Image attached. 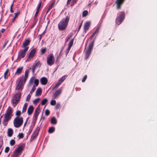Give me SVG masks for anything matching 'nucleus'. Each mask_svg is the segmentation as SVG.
Listing matches in <instances>:
<instances>
[{
	"instance_id": "1",
	"label": "nucleus",
	"mask_w": 157,
	"mask_h": 157,
	"mask_svg": "<svg viewBox=\"0 0 157 157\" xmlns=\"http://www.w3.org/2000/svg\"><path fill=\"white\" fill-rule=\"evenodd\" d=\"M66 17L63 18L58 25V28L59 30H63L67 27L70 19V15L68 13Z\"/></svg>"
},
{
	"instance_id": "2",
	"label": "nucleus",
	"mask_w": 157,
	"mask_h": 157,
	"mask_svg": "<svg viewBox=\"0 0 157 157\" xmlns=\"http://www.w3.org/2000/svg\"><path fill=\"white\" fill-rule=\"evenodd\" d=\"M13 110L9 106L5 114L3 121L2 122V124L4 126L7 125L8 122L10 119L13 115Z\"/></svg>"
},
{
	"instance_id": "3",
	"label": "nucleus",
	"mask_w": 157,
	"mask_h": 157,
	"mask_svg": "<svg viewBox=\"0 0 157 157\" xmlns=\"http://www.w3.org/2000/svg\"><path fill=\"white\" fill-rule=\"evenodd\" d=\"M21 97V94L20 92L17 93L12 97L11 100V103L14 107L18 103Z\"/></svg>"
},
{
	"instance_id": "4",
	"label": "nucleus",
	"mask_w": 157,
	"mask_h": 157,
	"mask_svg": "<svg viewBox=\"0 0 157 157\" xmlns=\"http://www.w3.org/2000/svg\"><path fill=\"white\" fill-rule=\"evenodd\" d=\"M23 123V118L22 117H16L13 121L14 126L16 128L20 127Z\"/></svg>"
},
{
	"instance_id": "5",
	"label": "nucleus",
	"mask_w": 157,
	"mask_h": 157,
	"mask_svg": "<svg viewBox=\"0 0 157 157\" xmlns=\"http://www.w3.org/2000/svg\"><path fill=\"white\" fill-rule=\"evenodd\" d=\"M28 49L29 47H28L25 48L23 49L20 50L18 52L17 59L20 60L21 59L24 58Z\"/></svg>"
},
{
	"instance_id": "6",
	"label": "nucleus",
	"mask_w": 157,
	"mask_h": 157,
	"mask_svg": "<svg viewBox=\"0 0 157 157\" xmlns=\"http://www.w3.org/2000/svg\"><path fill=\"white\" fill-rule=\"evenodd\" d=\"M55 58L52 53H50L47 58V63L49 66H52L54 63Z\"/></svg>"
},
{
	"instance_id": "7",
	"label": "nucleus",
	"mask_w": 157,
	"mask_h": 157,
	"mask_svg": "<svg viewBox=\"0 0 157 157\" xmlns=\"http://www.w3.org/2000/svg\"><path fill=\"white\" fill-rule=\"evenodd\" d=\"M94 42V41L93 40L91 43L89 45L88 49L85 53V59H88L91 54V51L92 50L93 48Z\"/></svg>"
},
{
	"instance_id": "8",
	"label": "nucleus",
	"mask_w": 157,
	"mask_h": 157,
	"mask_svg": "<svg viewBox=\"0 0 157 157\" xmlns=\"http://www.w3.org/2000/svg\"><path fill=\"white\" fill-rule=\"evenodd\" d=\"M119 16L117 17L116 21V23L118 25L120 24L124 18V12H121L119 13Z\"/></svg>"
},
{
	"instance_id": "9",
	"label": "nucleus",
	"mask_w": 157,
	"mask_h": 157,
	"mask_svg": "<svg viewBox=\"0 0 157 157\" xmlns=\"http://www.w3.org/2000/svg\"><path fill=\"white\" fill-rule=\"evenodd\" d=\"M36 48H34L32 49L29 54V56L27 59L26 60V62H29L31 61L34 56L36 52Z\"/></svg>"
},
{
	"instance_id": "10",
	"label": "nucleus",
	"mask_w": 157,
	"mask_h": 157,
	"mask_svg": "<svg viewBox=\"0 0 157 157\" xmlns=\"http://www.w3.org/2000/svg\"><path fill=\"white\" fill-rule=\"evenodd\" d=\"M40 129V127L39 126H37L36 129L34 131L31 136V139L32 140L35 139L36 138L39 133Z\"/></svg>"
},
{
	"instance_id": "11",
	"label": "nucleus",
	"mask_w": 157,
	"mask_h": 157,
	"mask_svg": "<svg viewBox=\"0 0 157 157\" xmlns=\"http://www.w3.org/2000/svg\"><path fill=\"white\" fill-rule=\"evenodd\" d=\"M62 92V89L61 88L57 90L53 95V97H54V98H56L58 97L60 95Z\"/></svg>"
},
{
	"instance_id": "12",
	"label": "nucleus",
	"mask_w": 157,
	"mask_h": 157,
	"mask_svg": "<svg viewBox=\"0 0 157 157\" xmlns=\"http://www.w3.org/2000/svg\"><path fill=\"white\" fill-rule=\"evenodd\" d=\"M124 0H117L115 3L117 5V9L119 10L121 9V5L124 3Z\"/></svg>"
},
{
	"instance_id": "13",
	"label": "nucleus",
	"mask_w": 157,
	"mask_h": 157,
	"mask_svg": "<svg viewBox=\"0 0 157 157\" xmlns=\"http://www.w3.org/2000/svg\"><path fill=\"white\" fill-rule=\"evenodd\" d=\"M27 79V78L24 77V75H22L19 77V82L24 85Z\"/></svg>"
},
{
	"instance_id": "14",
	"label": "nucleus",
	"mask_w": 157,
	"mask_h": 157,
	"mask_svg": "<svg viewBox=\"0 0 157 157\" xmlns=\"http://www.w3.org/2000/svg\"><path fill=\"white\" fill-rule=\"evenodd\" d=\"M41 65V64L39 61H38L36 63H35L34 64H33L32 66L33 72H34V71L36 67H40Z\"/></svg>"
},
{
	"instance_id": "15",
	"label": "nucleus",
	"mask_w": 157,
	"mask_h": 157,
	"mask_svg": "<svg viewBox=\"0 0 157 157\" xmlns=\"http://www.w3.org/2000/svg\"><path fill=\"white\" fill-rule=\"evenodd\" d=\"M23 69V67H18L15 73V75H18L21 74L22 72Z\"/></svg>"
},
{
	"instance_id": "16",
	"label": "nucleus",
	"mask_w": 157,
	"mask_h": 157,
	"mask_svg": "<svg viewBox=\"0 0 157 157\" xmlns=\"http://www.w3.org/2000/svg\"><path fill=\"white\" fill-rule=\"evenodd\" d=\"M24 86V85L19 82L18 84L16 86V90L21 91L23 89Z\"/></svg>"
},
{
	"instance_id": "17",
	"label": "nucleus",
	"mask_w": 157,
	"mask_h": 157,
	"mask_svg": "<svg viewBox=\"0 0 157 157\" xmlns=\"http://www.w3.org/2000/svg\"><path fill=\"white\" fill-rule=\"evenodd\" d=\"M40 82L42 85H45L48 82V80L45 77H43L41 78Z\"/></svg>"
},
{
	"instance_id": "18",
	"label": "nucleus",
	"mask_w": 157,
	"mask_h": 157,
	"mask_svg": "<svg viewBox=\"0 0 157 157\" xmlns=\"http://www.w3.org/2000/svg\"><path fill=\"white\" fill-rule=\"evenodd\" d=\"M90 25V22H86L84 25V31L85 32L86 31L88 30Z\"/></svg>"
},
{
	"instance_id": "19",
	"label": "nucleus",
	"mask_w": 157,
	"mask_h": 157,
	"mask_svg": "<svg viewBox=\"0 0 157 157\" xmlns=\"http://www.w3.org/2000/svg\"><path fill=\"white\" fill-rule=\"evenodd\" d=\"M13 132L12 129L9 128L7 130V135L9 137L12 136L13 134Z\"/></svg>"
},
{
	"instance_id": "20",
	"label": "nucleus",
	"mask_w": 157,
	"mask_h": 157,
	"mask_svg": "<svg viewBox=\"0 0 157 157\" xmlns=\"http://www.w3.org/2000/svg\"><path fill=\"white\" fill-rule=\"evenodd\" d=\"M30 41L29 40H26L23 42L22 45V47L25 48L27 47L26 46H28L30 43Z\"/></svg>"
},
{
	"instance_id": "21",
	"label": "nucleus",
	"mask_w": 157,
	"mask_h": 157,
	"mask_svg": "<svg viewBox=\"0 0 157 157\" xmlns=\"http://www.w3.org/2000/svg\"><path fill=\"white\" fill-rule=\"evenodd\" d=\"M24 149V147L23 145H20L15 150L18 153H20Z\"/></svg>"
},
{
	"instance_id": "22",
	"label": "nucleus",
	"mask_w": 157,
	"mask_h": 157,
	"mask_svg": "<svg viewBox=\"0 0 157 157\" xmlns=\"http://www.w3.org/2000/svg\"><path fill=\"white\" fill-rule=\"evenodd\" d=\"M33 106L32 105L30 106L27 110V113L29 115L31 114L33 112Z\"/></svg>"
},
{
	"instance_id": "23",
	"label": "nucleus",
	"mask_w": 157,
	"mask_h": 157,
	"mask_svg": "<svg viewBox=\"0 0 157 157\" xmlns=\"http://www.w3.org/2000/svg\"><path fill=\"white\" fill-rule=\"evenodd\" d=\"M99 28H98L97 29L96 31L94 32V33H93L90 36V39H92L94 36L95 35V34H97L98 33H99Z\"/></svg>"
},
{
	"instance_id": "24",
	"label": "nucleus",
	"mask_w": 157,
	"mask_h": 157,
	"mask_svg": "<svg viewBox=\"0 0 157 157\" xmlns=\"http://www.w3.org/2000/svg\"><path fill=\"white\" fill-rule=\"evenodd\" d=\"M42 92V90L40 88H38L36 91V96L40 95Z\"/></svg>"
},
{
	"instance_id": "25",
	"label": "nucleus",
	"mask_w": 157,
	"mask_h": 157,
	"mask_svg": "<svg viewBox=\"0 0 157 157\" xmlns=\"http://www.w3.org/2000/svg\"><path fill=\"white\" fill-rule=\"evenodd\" d=\"M39 108L38 107H37L36 109L35 113L34 114V117L36 119L39 113Z\"/></svg>"
},
{
	"instance_id": "26",
	"label": "nucleus",
	"mask_w": 157,
	"mask_h": 157,
	"mask_svg": "<svg viewBox=\"0 0 157 157\" xmlns=\"http://www.w3.org/2000/svg\"><path fill=\"white\" fill-rule=\"evenodd\" d=\"M51 122L52 124H56L57 123V121L55 117H53L51 119Z\"/></svg>"
},
{
	"instance_id": "27",
	"label": "nucleus",
	"mask_w": 157,
	"mask_h": 157,
	"mask_svg": "<svg viewBox=\"0 0 157 157\" xmlns=\"http://www.w3.org/2000/svg\"><path fill=\"white\" fill-rule=\"evenodd\" d=\"M19 14H20V12L19 11L14 13L15 16H14V17L12 19V21L13 22H14V21L15 19L18 16V15Z\"/></svg>"
},
{
	"instance_id": "28",
	"label": "nucleus",
	"mask_w": 157,
	"mask_h": 157,
	"mask_svg": "<svg viewBox=\"0 0 157 157\" xmlns=\"http://www.w3.org/2000/svg\"><path fill=\"white\" fill-rule=\"evenodd\" d=\"M28 103H25L23 107L22 110V113H23L25 112L26 110L27 106Z\"/></svg>"
},
{
	"instance_id": "29",
	"label": "nucleus",
	"mask_w": 157,
	"mask_h": 157,
	"mask_svg": "<svg viewBox=\"0 0 157 157\" xmlns=\"http://www.w3.org/2000/svg\"><path fill=\"white\" fill-rule=\"evenodd\" d=\"M74 40L73 39H72L69 42L68 45V48H69L71 49V47L72 46Z\"/></svg>"
},
{
	"instance_id": "30",
	"label": "nucleus",
	"mask_w": 157,
	"mask_h": 157,
	"mask_svg": "<svg viewBox=\"0 0 157 157\" xmlns=\"http://www.w3.org/2000/svg\"><path fill=\"white\" fill-rule=\"evenodd\" d=\"M67 77V75H65L64 76H63L59 80V81H60V82L62 83L66 78Z\"/></svg>"
},
{
	"instance_id": "31",
	"label": "nucleus",
	"mask_w": 157,
	"mask_h": 157,
	"mask_svg": "<svg viewBox=\"0 0 157 157\" xmlns=\"http://www.w3.org/2000/svg\"><path fill=\"white\" fill-rule=\"evenodd\" d=\"M55 130V128L54 127H52L49 128L48 132L49 133H52Z\"/></svg>"
},
{
	"instance_id": "32",
	"label": "nucleus",
	"mask_w": 157,
	"mask_h": 157,
	"mask_svg": "<svg viewBox=\"0 0 157 157\" xmlns=\"http://www.w3.org/2000/svg\"><path fill=\"white\" fill-rule=\"evenodd\" d=\"M72 36V34L71 33H70L68 34L67 36L66 37L65 39V42H67L68 40L71 38Z\"/></svg>"
},
{
	"instance_id": "33",
	"label": "nucleus",
	"mask_w": 157,
	"mask_h": 157,
	"mask_svg": "<svg viewBox=\"0 0 157 157\" xmlns=\"http://www.w3.org/2000/svg\"><path fill=\"white\" fill-rule=\"evenodd\" d=\"M47 50L46 48H42L40 50V54L41 55H43L46 52Z\"/></svg>"
},
{
	"instance_id": "34",
	"label": "nucleus",
	"mask_w": 157,
	"mask_h": 157,
	"mask_svg": "<svg viewBox=\"0 0 157 157\" xmlns=\"http://www.w3.org/2000/svg\"><path fill=\"white\" fill-rule=\"evenodd\" d=\"M19 155V153L17 152L16 151L13 153V154L12 155V157H17Z\"/></svg>"
},
{
	"instance_id": "35",
	"label": "nucleus",
	"mask_w": 157,
	"mask_h": 157,
	"mask_svg": "<svg viewBox=\"0 0 157 157\" xmlns=\"http://www.w3.org/2000/svg\"><path fill=\"white\" fill-rule=\"evenodd\" d=\"M9 72V70L7 69L5 71L4 74V78L5 79L7 78L8 77L7 74Z\"/></svg>"
},
{
	"instance_id": "36",
	"label": "nucleus",
	"mask_w": 157,
	"mask_h": 157,
	"mask_svg": "<svg viewBox=\"0 0 157 157\" xmlns=\"http://www.w3.org/2000/svg\"><path fill=\"white\" fill-rule=\"evenodd\" d=\"M35 121H33L31 123V125L30 126V129H31V131H32L35 125Z\"/></svg>"
},
{
	"instance_id": "37",
	"label": "nucleus",
	"mask_w": 157,
	"mask_h": 157,
	"mask_svg": "<svg viewBox=\"0 0 157 157\" xmlns=\"http://www.w3.org/2000/svg\"><path fill=\"white\" fill-rule=\"evenodd\" d=\"M48 99L46 98L44 99L42 101L41 105H44L47 102Z\"/></svg>"
},
{
	"instance_id": "38",
	"label": "nucleus",
	"mask_w": 157,
	"mask_h": 157,
	"mask_svg": "<svg viewBox=\"0 0 157 157\" xmlns=\"http://www.w3.org/2000/svg\"><path fill=\"white\" fill-rule=\"evenodd\" d=\"M61 84V83L58 80V82L56 84L55 86H54L55 88H57Z\"/></svg>"
},
{
	"instance_id": "39",
	"label": "nucleus",
	"mask_w": 157,
	"mask_h": 157,
	"mask_svg": "<svg viewBox=\"0 0 157 157\" xmlns=\"http://www.w3.org/2000/svg\"><path fill=\"white\" fill-rule=\"evenodd\" d=\"M29 73V71H26L25 72V75H24V77L27 78L28 76Z\"/></svg>"
},
{
	"instance_id": "40",
	"label": "nucleus",
	"mask_w": 157,
	"mask_h": 157,
	"mask_svg": "<svg viewBox=\"0 0 157 157\" xmlns=\"http://www.w3.org/2000/svg\"><path fill=\"white\" fill-rule=\"evenodd\" d=\"M15 142L14 140H11L10 142V144L11 146H13L15 144Z\"/></svg>"
},
{
	"instance_id": "41",
	"label": "nucleus",
	"mask_w": 157,
	"mask_h": 157,
	"mask_svg": "<svg viewBox=\"0 0 157 157\" xmlns=\"http://www.w3.org/2000/svg\"><path fill=\"white\" fill-rule=\"evenodd\" d=\"M88 14V11L87 10L84 11L82 13V16L83 17H86Z\"/></svg>"
},
{
	"instance_id": "42",
	"label": "nucleus",
	"mask_w": 157,
	"mask_h": 157,
	"mask_svg": "<svg viewBox=\"0 0 157 157\" xmlns=\"http://www.w3.org/2000/svg\"><path fill=\"white\" fill-rule=\"evenodd\" d=\"M13 3H14V1H13L11 5L10 6V12L11 13H13V11H14L13 10Z\"/></svg>"
},
{
	"instance_id": "43",
	"label": "nucleus",
	"mask_w": 157,
	"mask_h": 157,
	"mask_svg": "<svg viewBox=\"0 0 157 157\" xmlns=\"http://www.w3.org/2000/svg\"><path fill=\"white\" fill-rule=\"evenodd\" d=\"M36 89V87L35 86V85H34L32 88V89L31 90V91L30 92V94H32L35 91Z\"/></svg>"
},
{
	"instance_id": "44",
	"label": "nucleus",
	"mask_w": 157,
	"mask_h": 157,
	"mask_svg": "<svg viewBox=\"0 0 157 157\" xmlns=\"http://www.w3.org/2000/svg\"><path fill=\"white\" fill-rule=\"evenodd\" d=\"M56 103V101L55 100H52L50 102V104L52 105H54Z\"/></svg>"
},
{
	"instance_id": "45",
	"label": "nucleus",
	"mask_w": 157,
	"mask_h": 157,
	"mask_svg": "<svg viewBox=\"0 0 157 157\" xmlns=\"http://www.w3.org/2000/svg\"><path fill=\"white\" fill-rule=\"evenodd\" d=\"M18 136L19 139H22L24 137V135L23 133H20L18 134Z\"/></svg>"
},
{
	"instance_id": "46",
	"label": "nucleus",
	"mask_w": 157,
	"mask_h": 157,
	"mask_svg": "<svg viewBox=\"0 0 157 157\" xmlns=\"http://www.w3.org/2000/svg\"><path fill=\"white\" fill-rule=\"evenodd\" d=\"M60 108V104L59 103H57L55 106V109H56L57 110L59 109Z\"/></svg>"
},
{
	"instance_id": "47",
	"label": "nucleus",
	"mask_w": 157,
	"mask_h": 157,
	"mask_svg": "<svg viewBox=\"0 0 157 157\" xmlns=\"http://www.w3.org/2000/svg\"><path fill=\"white\" fill-rule=\"evenodd\" d=\"M31 95L30 94H29L28 95V96L26 98V101H28V102L29 101V100L31 98Z\"/></svg>"
},
{
	"instance_id": "48",
	"label": "nucleus",
	"mask_w": 157,
	"mask_h": 157,
	"mask_svg": "<svg viewBox=\"0 0 157 157\" xmlns=\"http://www.w3.org/2000/svg\"><path fill=\"white\" fill-rule=\"evenodd\" d=\"M39 80L38 79H36L34 81V83L36 86H37L39 84Z\"/></svg>"
},
{
	"instance_id": "49",
	"label": "nucleus",
	"mask_w": 157,
	"mask_h": 157,
	"mask_svg": "<svg viewBox=\"0 0 157 157\" xmlns=\"http://www.w3.org/2000/svg\"><path fill=\"white\" fill-rule=\"evenodd\" d=\"M21 115V112L20 110L17 111L16 113V115L18 117Z\"/></svg>"
},
{
	"instance_id": "50",
	"label": "nucleus",
	"mask_w": 157,
	"mask_h": 157,
	"mask_svg": "<svg viewBox=\"0 0 157 157\" xmlns=\"http://www.w3.org/2000/svg\"><path fill=\"white\" fill-rule=\"evenodd\" d=\"M40 100V98H36L33 101V103L34 104H36L37 103H38L39 101Z\"/></svg>"
},
{
	"instance_id": "51",
	"label": "nucleus",
	"mask_w": 157,
	"mask_h": 157,
	"mask_svg": "<svg viewBox=\"0 0 157 157\" xmlns=\"http://www.w3.org/2000/svg\"><path fill=\"white\" fill-rule=\"evenodd\" d=\"M35 80V79L34 78L32 77V78H31L29 81V82L30 84L33 83L34 82Z\"/></svg>"
},
{
	"instance_id": "52",
	"label": "nucleus",
	"mask_w": 157,
	"mask_h": 157,
	"mask_svg": "<svg viewBox=\"0 0 157 157\" xmlns=\"http://www.w3.org/2000/svg\"><path fill=\"white\" fill-rule=\"evenodd\" d=\"M41 3L42 2L41 1L39 3L38 5L37 6V10H39L41 5Z\"/></svg>"
},
{
	"instance_id": "53",
	"label": "nucleus",
	"mask_w": 157,
	"mask_h": 157,
	"mask_svg": "<svg viewBox=\"0 0 157 157\" xmlns=\"http://www.w3.org/2000/svg\"><path fill=\"white\" fill-rule=\"evenodd\" d=\"M70 49V48H68L65 50V53L66 56L69 53Z\"/></svg>"
},
{
	"instance_id": "54",
	"label": "nucleus",
	"mask_w": 157,
	"mask_h": 157,
	"mask_svg": "<svg viewBox=\"0 0 157 157\" xmlns=\"http://www.w3.org/2000/svg\"><path fill=\"white\" fill-rule=\"evenodd\" d=\"M10 150V148L8 147H6L5 150V152L6 153H7Z\"/></svg>"
},
{
	"instance_id": "55",
	"label": "nucleus",
	"mask_w": 157,
	"mask_h": 157,
	"mask_svg": "<svg viewBox=\"0 0 157 157\" xmlns=\"http://www.w3.org/2000/svg\"><path fill=\"white\" fill-rule=\"evenodd\" d=\"M50 113V112L48 109H46L45 111V114L46 116H48Z\"/></svg>"
},
{
	"instance_id": "56",
	"label": "nucleus",
	"mask_w": 157,
	"mask_h": 157,
	"mask_svg": "<svg viewBox=\"0 0 157 157\" xmlns=\"http://www.w3.org/2000/svg\"><path fill=\"white\" fill-rule=\"evenodd\" d=\"M87 78V75H85L84 76V77H83V79H82V82H84L85 81V80Z\"/></svg>"
},
{
	"instance_id": "57",
	"label": "nucleus",
	"mask_w": 157,
	"mask_h": 157,
	"mask_svg": "<svg viewBox=\"0 0 157 157\" xmlns=\"http://www.w3.org/2000/svg\"><path fill=\"white\" fill-rule=\"evenodd\" d=\"M8 40H6L5 41L4 44L2 48L3 49L6 46V45L7 43H8Z\"/></svg>"
},
{
	"instance_id": "58",
	"label": "nucleus",
	"mask_w": 157,
	"mask_h": 157,
	"mask_svg": "<svg viewBox=\"0 0 157 157\" xmlns=\"http://www.w3.org/2000/svg\"><path fill=\"white\" fill-rule=\"evenodd\" d=\"M39 11V10H36V13H35V19L36 18V17L38 14Z\"/></svg>"
},
{
	"instance_id": "59",
	"label": "nucleus",
	"mask_w": 157,
	"mask_h": 157,
	"mask_svg": "<svg viewBox=\"0 0 157 157\" xmlns=\"http://www.w3.org/2000/svg\"><path fill=\"white\" fill-rule=\"evenodd\" d=\"M52 7H51V6H50L49 8L48 9L47 11V13H48V12L50 10H51Z\"/></svg>"
},
{
	"instance_id": "60",
	"label": "nucleus",
	"mask_w": 157,
	"mask_h": 157,
	"mask_svg": "<svg viewBox=\"0 0 157 157\" xmlns=\"http://www.w3.org/2000/svg\"><path fill=\"white\" fill-rule=\"evenodd\" d=\"M60 57L59 56H58L56 59V62H58L59 60V59L60 58Z\"/></svg>"
},
{
	"instance_id": "61",
	"label": "nucleus",
	"mask_w": 157,
	"mask_h": 157,
	"mask_svg": "<svg viewBox=\"0 0 157 157\" xmlns=\"http://www.w3.org/2000/svg\"><path fill=\"white\" fill-rule=\"evenodd\" d=\"M28 118H27L26 121L25 122L24 124V127H25V126L26 125L27 121H28Z\"/></svg>"
},
{
	"instance_id": "62",
	"label": "nucleus",
	"mask_w": 157,
	"mask_h": 157,
	"mask_svg": "<svg viewBox=\"0 0 157 157\" xmlns=\"http://www.w3.org/2000/svg\"><path fill=\"white\" fill-rule=\"evenodd\" d=\"M71 0H67V5L69 4Z\"/></svg>"
},
{
	"instance_id": "63",
	"label": "nucleus",
	"mask_w": 157,
	"mask_h": 157,
	"mask_svg": "<svg viewBox=\"0 0 157 157\" xmlns=\"http://www.w3.org/2000/svg\"><path fill=\"white\" fill-rule=\"evenodd\" d=\"M55 2H53L52 4L51 5V7H52L54 6V5Z\"/></svg>"
},
{
	"instance_id": "64",
	"label": "nucleus",
	"mask_w": 157,
	"mask_h": 157,
	"mask_svg": "<svg viewBox=\"0 0 157 157\" xmlns=\"http://www.w3.org/2000/svg\"><path fill=\"white\" fill-rule=\"evenodd\" d=\"M82 23L80 24V25L79 26V28H78V31H79V30L81 28V26H82Z\"/></svg>"
}]
</instances>
